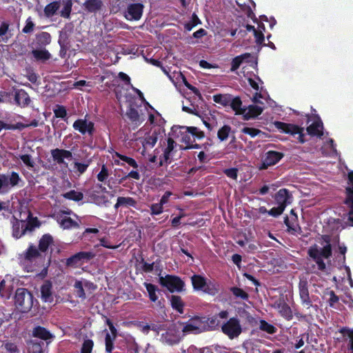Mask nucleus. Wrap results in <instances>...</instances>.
<instances>
[{
  "instance_id": "1",
  "label": "nucleus",
  "mask_w": 353,
  "mask_h": 353,
  "mask_svg": "<svg viewBox=\"0 0 353 353\" xmlns=\"http://www.w3.org/2000/svg\"><path fill=\"white\" fill-rule=\"evenodd\" d=\"M20 220L14 219L12 222V234L19 239L22 236L26 231H32L37 226V218H33L29 211L20 214Z\"/></svg>"
},
{
  "instance_id": "2",
  "label": "nucleus",
  "mask_w": 353,
  "mask_h": 353,
  "mask_svg": "<svg viewBox=\"0 0 353 353\" xmlns=\"http://www.w3.org/2000/svg\"><path fill=\"white\" fill-rule=\"evenodd\" d=\"M308 254L314 260L319 270L323 271L325 270L326 265L322 259H328L331 256V245L327 243L323 248H319L318 245L312 246L308 250Z\"/></svg>"
},
{
  "instance_id": "3",
  "label": "nucleus",
  "mask_w": 353,
  "mask_h": 353,
  "mask_svg": "<svg viewBox=\"0 0 353 353\" xmlns=\"http://www.w3.org/2000/svg\"><path fill=\"white\" fill-rule=\"evenodd\" d=\"M14 303L19 311L27 312L32 307L33 296L28 290L18 288L15 293Z\"/></svg>"
},
{
  "instance_id": "4",
  "label": "nucleus",
  "mask_w": 353,
  "mask_h": 353,
  "mask_svg": "<svg viewBox=\"0 0 353 353\" xmlns=\"http://www.w3.org/2000/svg\"><path fill=\"white\" fill-rule=\"evenodd\" d=\"M191 281L195 290H201L211 295L216 294L219 291L218 285L216 283L207 280L201 275H193L191 277Z\"/></svg>"
},
{
  "instance_id": "5",
  "label": "nucleus",
  "mask_w": 353,
  "mask_h": 353,
  "mask_svg": "<svg viewBox=\"0 0 353 353\" xmlns=\"http://www.w3.org/2000/svg\"><path fill=\"white\" fill-rule=\"evenodd\" d=\"M179 325L183 335L197 334L206 332L205 325L201 321V318L199 316L192 318L186 323L179 322Z\"/></svg>"
},
{
  "instance_id": "6",
  "label": "nucleus",
  "mask_w": 353,
  "mask_h": 353,
  "mask_svg": "<svg viewBox=\"0 0 353 353\" xmlns=\"http://www.w3.org/2000/svg\"><path fill=\"white\" fill-rule=\"evenodd\" d=\"M166 332L161 335V340L163 343L168 345H174L178 343L181 339L180 334L181 327L177 323H170L165 326Z\"/></svg>"
},
{
  "instance_id": "7",
  "label": "nucleus",
  "mask_w": 353,
  "mask_h": 353,
  "mask_svg": "<svg viewBox=\"0 0 353 353\" xmlns=\"http://www.w3.org/2000/svg\"><path fill=\"white\" fill-rule=\"evenodd\" d=\"M159 281L161 285L165 287L170 292H181L184 288V283L177 276L166 275L160 276Z\"/></svg>"
},
{
  "instance_id": "8",
  "label": "nucleus",
  "mask_w": 353,
  "mask_h": 353,
  "mask_svg": "<svg viewBox=\"0 0 353 353\" xmlns=\"http://www.w3.org/2000/svg\"><path fill=\"white\" fill-rule=\"evenodd\" d=\"M221 330L230 339H233L241 334L242 328L237 319L231 318L222 325Z\"/></svg>"
},
{
  "instance_id": "9",
  "label": "nucleus",
  "mask_w": 353,
  "mask_h": 353,
  "mask_svg": "<svg viewBox=\"0 0 353 353\" xmlns=\"http://www.w3.org/2000/svg\"><path fill=\"white\" fill-rule=\"evenodd\" d=\"M20 180L17 172H12L10 175H0V194L8 192L12 187L17 185Z\"/></svg>"
},
{
  "instance_id": "10",
  "label": "nucleus",
  "mask_w": 353,
  "mask_h": 353,
  "mask_svg": "<svg viewBox=\"0 0 353 353\" xmlns=\"http://www.w3.org/2000/svg\"><path fill=\"white\" fill-rule=\"evenodd\" d=\"M228 315V312L221 311L217 315H214L210 318L201 317V321L205 325L206 332L209 330H214L220 325V321L219 319H227Z\"/></svg>"
},
{
  "instance_id": "11",
  "label": "nucleus",
  "mask_w": 353,
  "mask_h": 353,
  "mask_svg": "<svg viewBox=\"0 0 353 353\" xmlns=\"http://www.w3.org/2000/svg\"><path fill=\"white\" fill-rule=\"evenodd\" d=\"M276 126L277 128L281 130L283 132L288 134H291L292 135L298 134V139L301 143L304 142V139H303V128H301L297 125L293 124H289L282 122H276Z\"/></svg>"
},
{
  "instance_id": "12",
  "label": "nucleus",
  "mask_w": 353,
  "mask_h": 353,
  "mask_svg": "<svg viewBox=\"0 0 353 353\" xmlns=\"http://www.w3.org/2000/svg\"><path fill=\"white\" fill-rule=\"evenodd\" d=\"M143 6L141 3L130 4L125 12V19L130 21L140 19L143 14Z\"/></svg>"
},
{
  "instance_id": "13",
  "label": "nucleus",
  "mask_w": 353,
  "mask_h": 353,
  "mask_svg": "<svg viewBox=\"0 0 353 353\" xmlns=\"http://www.w3.org/2000/svg\"><path fill=\"white\" fill-rule=\"evenodd\" d=\"M283 157V153L276 151H269L265 155L261 165L259 167L260 170L267 169L269 166L274 165L278 163Z\"/></svg>"
},
{
  "instance_id": "14",
  "label": "nucleus",
  "mask_w": 353,
  "mask_h": 353,
  "mask_svg": "<svg viewBox=\"0 0 353 353\" xmlns=\"http://www.w3.org/2000/svg\"><path fill=\"white\" fill-rule=\"evenodd\" d=\"M348 180L350 181V185L346 188L347 197L345 203L350 208L348 214V220L351 222V225H353V171L348 173Z\"/></svg>"
},
{
  "instance_id": "15",
  "label": "nucleus",
  "mask_w": 353,
  "mask_h": 353,
  "mask_svg": "<svg viewBox=\"0 0 353 353\" xmlns=\"http://www.w3.org/2000/svg\"><path fill=\"white\" fill-rule=\"evenodd\" d=\"M299 296L302 301V304L309 309L312 307V300L309 295L307 289V282L305 280H301L299 284Z\"/></svg>"
},
{
  "instance_id": "16",
  "label": "nucleus",
  "mask_w": 353,
  "mask_h": 353,
  "mask_svg": "<svg viewBox=\"0 0 353 353\" xmlns=\"http://www.w3.org/2000/svg\"><path fill=\"white\" fill-rule=\"evenodd\" d=\"M74 130H78L82 134L88 132L92 135L94 132V123L86 119H78L73 123Z\"/></svg>"
},
{
  "instance_id": "17",
  "label": "nucleus",
  "mask_w": 353,
  "mask_h": 353,
  "mask_svg": "<svg viewBox=\"0 0 353 353\" xmlns=\"http://www.w3.org/2000/svg\"><path fill=\"white\" fill-rule=\"evenodd\" d=\"M125 115L136 127L140 125L145 120L143 115L139 114L138 110L132 106L128 109Z\"/></svg>"
},
{
  "instance_id": "18",
  "label": "nucleus",
  "mask_w": 353,
  "mask_h": 353,
  "mask_svg": "<svg viewBox=\"0 0 353 353\" xmlns=\"http://www.w3.org/2000/svg\"><path fill=\"white\" fill-rule=\"evenodd\" d=\"M263 108L259 105H250L241 112L245 120L255 118L262 113Z\"/></svg>"
},
{
  "instance_id": "19",
  "label": "nucleus",
  "mask_w": 353,
  "mask_h": 353,
  "mask_svg": "<svg viewBox=\"0 0 353 353\" xmlns=\"http://www.w3.org/2000/svg\"><path fill=\"white\" fill-rule=\"evenodd\" d=\"M54 161L59 164L65 163L64 159H70L72 157V152L69 150L62 149H54L51 151Z\"/></svg>"
},
{
  "instance_id": "20",
  "label": "nucleus",
  "mask_w": 353,
  "mask_h": 353,
  "mask_svg": "<svg viewBox=\"0 0 353 353\" xmlns=\"http://www.w3.org/2000/svg\"><path fill=\"white\" fill-rule=\"evenodd\" d=\"M34 61L45 62L51 58L50 53L45 48L34 49L31 52Z\"/></svg>"
},
{
  "instance_id": "21",
  "label": "nucleus",
  "mask_w": 353,
  "mask_h": 353,
  "mask_svg": "<svg viewBox=\"0 0 353 353\" xmlns=\"http://www.w3.org/2000/svg\"><path fill=\"white\" fill-rule=\"evenodd\" d=\"M41 298L45 302H52L53 301L52 294V283L49 281H45L41 287Z\"/></svg>"
},
{
  "instance_id": "22",
  "label": "nucleus",
  "mask_w": 353,
  "mask_h": 353,
  "mask_svg": "<svg viewBox=\"0 0 353 353\" xmlns=\"http://www.w3.org/2000/svg\"><path fill=\"white\" fill-rule=\"evenodd\" d=\"M14 101L20 106L27 105L30 102L28 93L23 90H18L14 93Z\"/></svg>"
},
{
  "instance_id": "23",
  "label": "nucleus",
  "mask_w": 353,
  "mask_h": 353,
  "mask_svg": "<svg viewBox=\"0 0 353 353\" xmlns=\"http://www.w3.org/2000/svg\"><path fill=\"white\" fill-rule=\"evenodd\" d=\"M289 199L288 191L286 189L280 190L275 196V199L279 205V207H283L285 210Z\"/></svg>"
},
{
  "instance_id": "24",
  "label": "nucleus",
  "mask_w": 353,
  "mask_h": 353,
  "mask_svg": "<svg viewBox=\"0 0 353 353\" xmlns=\"http://www.w3.org/2000/svg\"><path fill=\"white\" fill-rule=\"evenodd\" d=\"M309 134L321 137L323 134V124L321 121H315L307 128Z\"/></svg>"
},
{
  "instance_id": "25",
  "label": "nucleus",
  "mask_w": 353,
  "mask_h": 353,
  "mask_svg": "<svg viewBox=\"0 0 353 353\" xmlns=\"http://www.w3.org/2000/svg\"><path fill=\"white\" fill-rule=\"evenodd\" d=\"M103 6L101 0H86L83 3L85 10L90 12H95L99 10Z\"/></svg>"
},
{
  "instance_id": "26",
  "label": "nucleus",
  "mask_w": 353,
  "mask_h": 353,
  "mask_svg": "<svg viewBox=\"0 0 353 353\" xmlns=\"http://www.w3.org/2000/svg\"><path fill=\"white\" fill-rule=\"evenodd\" d=\"M32 335L34 337L39 338L43 340H48L52 337V335L46 328L37 326L34 328Z\"/></svg>"
},
{
  "instance_id": "27",
  "label": "nucleus",
  "mask_w": 353,
  "mask_h": 353,
  "mask_svg": "<svg viewBox=\"0 0 353 353\" xmlns=\"http://www.w3.org/2000/svg\"><path fill=\"white\" fill-rule=\"evenodd\" d=\"M213 100L214 102L219 103L223 106L229 105L232 101V95L230 94H216L213 96Z\"/></svg>"
},
{
  "instance_id": "28",
  "label": "nucleus",
  "mask_w": 353,
  "mask_h": 353,
  "mask_svg": "<svg viewBox=\"0 0 353 353\" xmlns=\"http://www.w3.org/2000/svg\"><path fill=\"white\" fill-rule=\"evenodd\" d=\"M170 302L172 307L174 310L178 311L181 314L183 312V303L180 296L172 295L170 298Z\"/></svg>"
},
{
  "instance_id": "29",
  "label": "nucleus",
  "mask_w": 353,
  "mask_h": 353,
  "mask_svg": "<svg viewBox=\"0 0 353 353\" xmlns=\"http://www.w3.org/2000/svg\"><path fill=\"white\" fill-rule=\"evenodd\" d=\"M181 141L186 144L183 149L199 148L198 145H191L192 143V137L190 133L187 132V130H183L181 132Z\"/></svg>"
},
{
  "instance_id": "30",
  "label": "nucleus",
  "mask_w": 353,
  "mask_h": 353,
  "mask_svg": "<svg viewBox=\"0 0 353 353\" xmlns=\"http://www.w3.org/2000/svg\"><path fill=\"white\" fill-rule=\"evenodd\" d=\"M40 254L35 246L30 245L26 253L24 254V258L26 260L32 261L39 256Z\"/></svg>"
},
{
  "instance_id": "31",
  "label": "nucleus",
  "mask_w": 353,
  "mask_h": 353,
  "mask_svg": "<svg viewBox=\"0 0 353 353\" xmlns=\"http://www.w3.org/2000/svg\"><path fill=\"white\" fill-rule=\"evenodd\" d=\"M136 201L131 197H123L119 196L117 199V203L114 205L115 208H118L120 206H134Z\"/></svg>"
},
{
  "instance_id": "32",
  "label": "nucleus",
  "mask_w": 353,
  "mask_h": 353,
  "mask_svg": "<svg viewBox=\"0 0 353 353\" xmlns=\"http://www.w3.org/2000/svg\"><path fill=\"white\" fill-rule=\"evenodd\" d=\"M250 57V53H245V54H243L240 56H237L235 58H234L232 61L231 70L235 71L236 70H237L239 68V66L241 65V64L243 63V61L245 59H248Z\"/></svg>"
},
{
  "instance_id": "33",
  "label": "nucleus",
  "mask_w": 353,
  "mask_h": 353,
  "mask_svg": "<svg viewBox=\"0 0 353 353\" xmlns=\"http://www.w3.org/2000/svg\"><path fill=\"white\" fill-rule=\"evenodd\" d=\"M60 7L58 1H54L48 4L44 8L45 15L48 17L53 16Z\"/></svg>"
},
{
  "instance_id": "34",
  "label": "nucleus",
  "mask_w": 353,
  "mask_h": 353,
  "mask_svg": "<svg viewBox=\"0 0 353 353\" xmlns=\"http://www.w3.org/2000/svg\"><path fill=\"white\" fill-rule=\"evenodd\" d=\"M52 242V238L50 235L45 234L39 241V250L41 252H46L48 248L49 245Z\"/></svg>"
},
{
  "instance_id": "35",
  "label": "nucleus",
  "mask_w": 353,
  "mask_h": 353,
  "mask_svg": "<svg viewBox=\"0 0 353 353\" xmlns=\"http://www.w3.org/2000/svg\"><path fill=\"white\" fill-rule=\"evenodd\" d=\"M37 41L39 46H45L51 41V36L49 33L42 32L37 35Z\"/></svg>"
},
{
  "instance_id": "36",
  "label": "nucleus",
  "mask_w": 353,
  "mask_h": 353,
  "mask_svg": "<svg viewBox=\"0 0 353 353\" xmlns=\"http://www.w3.org/2000/svg\"><path fill=\"white\" fill-rule=\"evenodd\" d=\"M74 287L75 288V292L77 293V295L78 297L85 299H86V294H85V290L84 288V284L83 281H77L74 283Z\"/></svg>"
},
{
  "instance_id": "37",
  "label": "nucleus",
  "mask_w": 353,
  "mask_h": 353,
  "mask_svg": "<svg viewBox=\"0 0 353 353\" xmlns=\"http://www.w3.org/2000/svg\"><path fill=\"white\" fill-rule=\"evenodd\" d=\"M44 343H39L36 340H32L29 346L30 353H45L42 347Z\"/></svg>"
},
{
  "instance_id": "38",
  "label": "nucleus",
  "mask_w": 353,
  "mask_h": 353,
  "mask_svg": "<svg viewBox=\"0 0 353 353\" xmlns=\"http://www.w3.org/2000/svg\"><path fill=\"white\" fill-rule=\"evenodd\" d=\"M230 132L231 127L228 125H225L219 130L217 137L221 141H224L228 138Z\"/></svg>"
},
{
  "instance_id": "39",
  "label": "nucleus",
  "mask_w": 353,
  "mask_h": 353,
  "mask_svg": "<svg viewBox=\"0 0 353 353\" xmlns=\"http://www.w3.org/2000/svg\"><path fill=\"white\" fill-rule=\"evenodd\" d=\"M63 196L67 199L73 200L75 201H81L83 197V193L80 192H77L75 190H70L63 194Z\"/></svg>"
},
{
  "instance_id": "40",
  "label": "nucleus",
  "mask_w": 353,
  "mask_h": 353,
  "mask_svg": "<svg viewBox=\"0 0 353 353\" xmlns=\"http://www.w3.org/2000/svg\"><path fill=\"white\" fill-rule=\"evenodd\" d=\"M60 225L63 229L79 227L78 223L73 221L70 217H64L61 220Z\"/></svg>"
},
{
  "instance_id": "41",
  "label": "nucleus",
  "mask_w": 353,
  "mask_h": 353,
  "mask_svg": "<svg viewBox=\"0 0 353 353\" xmlns=\"http://www.w3.org/2000/svg\"><path fill=\"white\" fill-rule=\"evenodd\" d=\"M279 313L285 319H290L292 316L290 307L285 303L279 304L278 306Z\"/></svg>"
},
{
  "instance_id": "42",
  "label": "nucleus",
  "mask_w": 353,
  "mask_h": 353,
  "mask_svg": "<svg viewBox=\"0 0 353 353\" xmlns=\"http://www.w3.org/2000/svg\"><path fill=\"white\" fill-rule=\"evenodd\" d=\"M176 145V143L172 139L169 138L168 139V146L165 149L163 152L164 161H167L170 159V153L174 150Z\"/></svg>"
},
{
  "instance_id": "43",
  "label": "nucleus",
  "mask_w": 353,
  "mask_h": 353,
  "mask_svg": "<svg viewBox=\"0 0 353 353\" xmlns=\"http://www.w3.org/2000/svg\"><path fill=\"white\" fill-rule=\"evenodd\" d=\"M158 139L157 134L156 132H153L150 135L148 136L144 141L143 142V145L144 148L150 147L152 148L156 144Z\"/></svg>"
},
{
  "instance_id": "44",
  "label": "nucleus",
  "mask_w": 353,
  "mask_h": 353,
  "mask_svg": "<svg viewBox=\"0 0 353 353\" xmlns=\"http://www.w3.org/2000/svg\"><path fill=\"white\" fill-rule=\"evenodd\" d=\"M10 294V285H6V281L5 280H2L0 283V296L4 298H9Z\"/></svg>"
},
{
  "instance_id": "45",
  "label": "nucleus",
  "mask_w": 353,
  "mask_h": 353,
  "mask_svg": "<svg viewBox=\"0 0 353 353\" xmlns=\"http://www.w3.org/2000/svg\"><path fill=\"white\" fill-rule=\"evenodd\" d=\"M144 285L149 294L150 299L152 301L155 302L158 299V296L156 294V291L157 290V287L151 283H145Z\"/></svg>"
},
{
  "instance_id": "46",
  "label": "nucleus",
  "mask_w": 353,
  "mask_h": 353,
  "mask_svg": "<svg viewBox=\"0 0 353 353\" xmlns=\"http://www.w3.org/2000/svg\"><path fill=\"white\" fill-rule=\"evenodd\" d=\"M242 102L239 97L232 98V101L230 103L229 105L236 111V114H242L241 112L243 111L244 109L241 108Z\"/></svg>"
},
{
  "instance_id": "47",
  "label": "nucleus",
  "mask_w": 353,
  "mask_h": 353,
  "mask_svg": "<svg viewBox=\"0 0 353 353\" xmlns=\"http://www.w3.org/2000/svg\"><path fill=\"white\" fill-rule=\"evenodd\" d=\"M115 338H116V336L111 335L110 333L106 332L105 341V351L108 353L112 352L113 347H114L113 342H114Z\"/></svg>"
},
{
  "instance_id": "48",
  "label": "nucleus",
  "mask_w": 353,
  "mask_h": 353,
  "mask_svg": "<svg viewBox=\"0 0 353 353\" xmlns=\"http://www.w3.org/2000/svg\"><path fill=\"white\" fill-rule=\"evenodd\" d=\"M182 130H187V132L190 133L191 137H196L199 139L204 137L203 132L201 131L196 127H183Z\"/></svg>"
},
{
  "instance_id": "49",
  "label": "nucleus",
  "mask_w": 353,
  "mask_h": 353,
  "mask_svg": "<svg viewBox=\"0 0 353 353\" xmlns=\"http://www.w3.org/2000/svg\"><path fill=\"white\" fill-rule=\"evenodd\" d=\"M201 23V21L196 14H193L192 19L185 24V28L188 31H190L194 27Z\"/></svg>"
},
{
  "instance_id": "50",
  "label": "nucleus",
  "mask_w": 353,
  "mask_h": 353,
  "mask_svg": "<svg viewBox=\"0 0 353 353\" xmlns=\"http://www.w3.org/2000/svg\"><path fill=\"white\" fill-rule=\"evenodd\" d=\"M259 327L261 330L265 331L269 334H274L276 332V328L263 320L260 321Z\"/></svg>"
},
{
  "instance_id": "51",
  "label": "nucleus",
  "mask_w": 353,
  "mask_h": 353,
  "mask_svg": "<svg viewBox=\"0 0 353 353\" xmlns=\"http://www.w3.org/2000/svg\"><path fill=\"white\" fill-rule=\"evenodd\" d=\"M9 30V24L7 22H2L0 25V37H2V41L6 42L8 37L6 36Z\"/></svg>"
},
{
  "instance_id": "52",
  "label": "nucleus",
  "mask_w": 353,
  "mask_h": 353,
  "mask_svg": "<svg viewBox=\"0 0 353 353\" xmlns=\"http://www.w3.org/2000/svg\"><path fill=\"white\" fill-rule=\"evenodd\" d=\"M72 1L67 0L65 3L64 7L61 12V16L64 18H69L72 10Z\"/></svg>"
},
{
  "instance_id": "53",
  "label": "nucleus",
  "mask_w": 353,
  "mask_h": 353,
  "mask_svg": "<svg viewBox=\"0 0 353 353\" xmlns=\"http://www.w3.org/2000/svg\"><path fill=\"white\" fill-rule=\"evenodd\" d=\"M77 255L81 263L87 262L94 256V254L90 252H80L77 253Z\"/></svg>"
},
{
  "instance_id": "54",
  "label": "nucleus",
  "mask_w": 353,
  "mask_h": 353,
  "mask_svg": "<svg viewBox=\"0 0 353 353\" xmlns=\"http://www.w3.org/2000/svg\"><path fill=\"white\" fill-rule=\"evenodd\" d=\"M231 291L236 297L241 298L243 300H246L248 298V293L241 288L234 287L231 288Z\"/></svg>"
},
{
  "instance_id": "55",
  "label": "nucleus",
  "mask_w": 353,
  "mask_h": 353,
  "mask_svg": "<svg viewBox=\"0 0 353 353\" xmlns=\"http://www.w3.org/2000/svg\"><path fill=\"white\" fill-rule=\"evenodd\" d=\"M19 158L23 162V163L29 168H32L34 166V162L32 159V157L29 154H23L19 156Z\"/></svg>"
},
{
  "instance_id": "56",
  "label": "nucleus",
  "mask_w": 353,
  "mask_h": 353,
  "mask_svg": "<svg viewBox=\"0 0 353 353\" xmlns=\"http://www.w3.org/2000/svg\"><path fill=\"white\" fill-rule=\"evenodd\" d=\"M81 264L77 254L68 258L66 261V265L70 267H77Z\"/></svg>"
},
{
  "instance_id": "57",
  "label": "nucleus",
  "mask_w": 353,
  "mask_h": 353,
  "mask_svg": "<svg viewBox=\"0 0 353 353\" xmlns=\"http://www.w3.org/2000/svg\"><path fill=\"white\" fill-rule=\"evenodd\" d=\"M241 132L244 134H249L251 137H254L262 133L260 130L248 127L243 128Z\"/></svg>"
},
{
  "instance_id": "58",
  "label": "nucleus",
  "mask_w": 353,
  "mask_h": 353,
  "mask_svg": "<svg viewBox=\"0 0 353 353\" xmlns=\"http://www.w3.org/2000/svg\"><path fill=\"white\" fill-rule=\"evenodd\" d=\"M93 345V341L92 340H85L82 345L81 353H91Z\"/></svg>"
},
{
  "instance_id": "59",
  "label": "nucleus",
  "mask_w": 353,
  "mask_h": 353,
  "mask_svg": "<svg viewBox=\"0 0 353 353\" xmlns=\"http://www.w3.org/2000/svg\"><path fill=\"white\" fill-rule=\"evenodd\" d=\"M54 112L55 116L59 118H64L67 114L65 108L63 106L59 105H56L54 109Z\"/></svg>"
},
{
  "instance_id": "60",
  "label": "nucleus",
  "mask_w": 353,
  "mask_h": 353,
  "mask_svg": "<svg viewBox=\"0 0 353 353\" xmlns=\"http://www.w3.org/2000/svg\"><path fill=\"white\" fill-rule=\"evenodd\" d=\"M163 205L160 203L152 204L150 206L151 214L152 215H158L162 213L163 212Z\"/></svg>"
},
{
  "instance_id": "61",
  "label": "nucleus",
  "mask_w": 353,
  "mask_h": 353,
  "mask_svg": "<svg viewBox=\"0 0 353 353\" xmlns=\"http://www.w3.org/2000/svg\"><path fill=\"white\" fill-rule=\"evenodd\" d=\"M117 155L119 157L120 159L123 160V161L126 162L128 164L131 165L132 167L137 168L138 167V165L134 159L128 157L124 155H121L119 154H117Z\"/></svg>"
},
{
  "instance_id": "62",
  "label": "nucleus",
  "mask_w": 353,
  "mask_h": 353,
  "mask_svg": "<svg viewBox=\"0 0 353 353\" xmlns=\"http://www.w3.org/2000/svg\"><path fill=\"white\" fill-rule=\"evenodd\" d=\"M89 163V161L83 163L75 162L74 168L79 172V174H83L87 170Z\"/></svg>"
},
{
  "instance_id": "63",
  "label": "nucleus",
  "mask_w": 353,
  "mask_h": 353,
  "mask_svg": "<svg viewBox=\"0 0 353 353\" xmlns=\"http://www.w3.org/2000/svg\"><path fill=\"white\" fill-rule=\"evenodd\" d=\"M34 26V23L32 21L31 18L29 17L26 20V24L24 26V28H23L22 31L24 33H30L33 31Z\"/></svg>"
},
{
  "instance_id": "64",
  "label": "nucleus",
  "mask_w": 353,
  "mask_h": 353,
  "mask_svg": "<svg viewBox=\"0 0 353 353\" xmlns=\"http://www.w3.org/2000/svg\"><path fill=\"white\" fill-rule=\"evenodd\" d=\"M108 176V170L105 165H103L101 172L97 175V179L99 181H103L107 179Z\"/></svg>"
}]
</instances>
